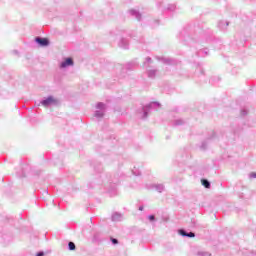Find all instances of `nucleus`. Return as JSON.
Instances as JSON below:
<instances>
[{
    "label": "nucleus",
    "instance_id": "nucleus-7",
    "mask_svg": "<svg viewBox=\"0 0 256 256\" xmlns=\"http://www.w3.org/2000/svg\"><path fill=\"white\" fill-rule=\"evenodd\" d=\"M121 219H123V215H121V213L115 212L112 215V221H121Z\"/></svg>",
    "mask_w": 256,
    "mask_h": 256
},
{
    "label": "nucleus",
    "instance_id": "nucleus-8",
    "mask_svg": "<svg viewBox=\"0 0 256 256\" xmlns=\"http://www.w3.org/2000/svg\"><path fill=\"white\" fill-rule=\"evenodd\" d=\"M154 188L158 193H163L165 191V186L163 184H156Z\"/></svg>",
    "mask_w": 256,
    "mask_h": 256
},
{
    "label": "nucleus",
    "instance_id": "nucleus-12",
    "mask_svg": "<svg viewBox=\"0 0 256 256\" xmlns=\"http://www.w3.org/2000/svg\"><path fill=\"white\" fill-rule=\"evenodd\" d=\"M178 233L179 235H182V237H185V235H187V232L185 230H179Z\"/></svg>",
    "mask_w": 256,
    "mask_h": 256
},
{
    "label": "nucleus",
    "instance_id": "nucleus-1",
    "mask_svg": "<svg viewBox=\"0 0 256 256\" xmlns=\"http://www.w3.org/2000/svg\"><path fill=\"white\" fill-rule=\"evenodd\" d=\"M95 109L94 117H96V119H103V117H105L107 106L103 102H98Z\"/></svg>",
    "mask_w": 256,
    "mask_h": 256
},
{
    "label": "nucleus",
    "instance_id": "nucleus-3",
    "mask_svg": "<svg viewBox=\"0 0 256 256\" xmlns=\"http://www.w3.org/2000/svg\"><path fill=\"white\" fill-rule=\"evenodd\" d=\"M157 105H159L157 102H153L151 104H148V105L144 106L143 109H142L141 118L146 119L147 113H149V111L151 109H153V107H157Z\"/></svg>",
    "mask_w": 256,
    "mask_h": 256
},
{
    "label": "nucleus",
    "instance_id": "nucleus-10",
    "mask_svg": "<svg viewBox=\"0 0 256 256\" xmlns=\"http://www.w3.org/2000/svg\"><path fill=\"white\" fill-rule=\"evenodd\" d=\"M68 247L70 251H75V243L69 242Z\"/></svg>",
    "mask_w": 256,
    "mask_h": 256
},
{
    "label": "nucleus",
    "instance_id": "nucleus-9",
    "mask_svg": "<svg viewBox=\"0 0 256 256\" xmlns=\"http://www.w3.org/2000/svg\"><path fill=\"white\" fill-rule=\"evenodd\" d=\"M201 184H202L203 187H205L206 189H211V182H209L207 179H202V180H201Z\"/></svg>",
    "mask_w": 256,
    "mask_h": 256
},
{
    "label": "nucleus",
    "instance_id": "nucleus-6",
    "mask_svg": "<svg viewBox=\"0 0 256 256\" xmlns=\"http://www.w3.org/2000/svg\"><path fill=\"white\" fill-rule=\"evenodd\" d=\"M129 13H130V15H132V17H136V19H137L138 21H141V14H140L139 12H137V10H135V9H130V10H129Z\"/></svg>",
    "mask_w": 256,
    "mask_h": 256
},
{
    "label": "nucleus",
    "instance_id": "nucleus-2",
    "mask_svg": "<svg viewBox=\"0 0 256 256\" xmlns=\"http://www.w3.org/2000/svg\"><path fill=\"white\" fill-rule=\"evenodd\" d=\"M40 103L43 107H51L52 105H59V100L54 96H48L44 98Z\"/></svg>",
    "mask_w": 256,
    "mask_h": 256
},
{
    "label": "nucleus",
    "instance_id": "nucleus-17",
    "mask_svg": "<svg viewBox=\"0 0 256 256\" xmlns=\"http://www.w3.org/2000/svg\"><path fill=\"white\" fill-rule=\"evenodd\" d=\"M36 256H45V252H39Z\"/></svg>",
    "mask_w": 256,
    "mask_h": 256
},
{
    "label": "nucleus",
    "instance_id": "nucleus-15",
    "mask_svg": "<svg viewBox=\"0 0 256 256\" xmlns=\"http://www.w3.org/2000/svg\"><path fill=\"white\" fill-rule=\"evenodd\" d=\"M112 243H113L114 245H117V243H118L117 239L113 238V239H112Z\"/></svg>",
    "mask_w": 256,
    "mask_h": 256
},
{
    "label": "nucleus",
    "instance_id": "nucleus-5",
    "mask_svg": "<svg viewBox=\"0 0 256 256\" xmlns=\"http://www.w3.org/2000/svg\"><path fill=\"white\" fill-rule=\"evenodd\" d=\"M36 43H39L41 47H47L49 45V40L47 38H36Z\"/></svg>",
    "mask_w": 256,
    "mask_h": 256
},
{
    "label": "nucleus",
    "instance_id": "nucleus-13",
    "mask_svg": "<svg viewBox=\"0 0 256 256\" xmlns=\"http://www.w3.org/2000/svg\"><path fill=\"white\" fill-rule=\"evenodd\" d=\"M184 237H195V233H193V232H189V233H187L186 232V235L184 236Z\"/></svg>",
    "mask_w": 256,
    "mask_h": 256
},
{
    "label": "nucleus",
    "instance_id": "nucleus-11",
    "mask_svg": "<svg viewBox=\"0 0 256 256\" xmlns=\"http://www.w3.org/2000/svg\"><path fill=\"white\" fill-rule=\"evenodd\" d=\"M198 256H211V254H209V252L200 251L198 252Z\"/></svg>",
    "mask_w": 256,
    "mask_h": 256
},
{
    "label": "nucleus",
    "instance_id": "nucleus-4",
    "mask_svg": "<svg viewBox=\"0 0 256 256\" xmlns=\"http://www.w3.org/2000/svg\"><path fill=\"white\" fill-rule=\"evenodd\" d=\"M75 65V62L73 61V58H64V61H62L59 65L61 69H67V67H73Z\"/></svg>",
    "mask_w": 256,
    "mask_h": 256
},
{
    "label": "nucleus",
    "instance_id": "nucleus-16",
    "mask_svg": "<svg viewBox=\"0 0 256 256\" xmlns=\"http://www.w3.org/2000/svg\"><path fill=\"white\" fill-rule=\"evenodd\" d=\"M250 177H251L252 179H256V173H252V174L250 175Z\"/></svg>",
    "mask_w": 256,
    "mask_h": 256
},
{
    "label": "nucleus",
    "instance_id": "nucleus-14",
    "mask_svg": "<svg viewBox=\"0 0 256 256\" xmlns=\"http://www.w3.org/2000/svg\"><path fill=\"white\" fill-rule=\"evenodd\" d=\"M148 219H149L150 221H155V216L150 215V216H148Z\"/></svg>",
    "mask_w": 256,
    "mask_h": 256
}]
</instances>
